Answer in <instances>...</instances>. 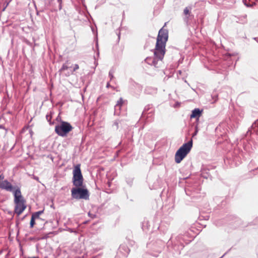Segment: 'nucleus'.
Masks as SVG:
<instances>
[{
  "label": "nucleus",
  "instance_id": "nucleus-1",
  "mask_svg": "<svg viewBox=\"0 0 258 258\" xmlns=\"http://www.w3.org/2000/svg\"><path fill=\"white\" fill-rule=\"evenodd\" d=\"M168 34L166 30L161 29L158 33L157 38L155 54L159 57L163 58L165 53V45L168 40Z\"/></svg>",
  "mask_w": 258,
  "mask_h": 258
},
{
  "label": "nucleus",
  "instance_id": "nucleus-2",
  "mask_svg": "<svg viewBox=\"0 0 258 258\" xmlns=\"http://www.w3.org/2000/svg\"><path fill=\"white\" fill-rule=\"evenodd\" d=\"M183 242V235L179 234L175 237L172 236L167 242V246L169 250H173L179 253L184 247Z\"/></svg>",
  "mask_w": 258,
  "mask_h": 258
},
{
  "label": "nucleus",
  "instance_id": "nucleus-3",
  "mask_svg": "<svg viewBox=\"0 0 258 258\" xmlns=\"http://www.w3.org/2000/svg\"><path fill=\"white\" fill-rule=\"evenodd\" d=\"M192 147V140L190 139L188 142L183 144L176 151L175 155V161L179 163L190 152Z\"/></svg>",
  "mask_w": 258,
  "mask_h": 258
},
{
  "label": "nucleus",
  "instance_id": "nucleus-4",
  "mask_svg": "<svg viewBox=\"0 0 258 258\" xmlns=\"http://www.w3.org/2000/svg\"><path fill=\"white\" fill-rule=\"evenodd\" d=\"M71 196L73 199L79 200H88L89 199V192L86 188L82 187H73L71 189Z\"/></svg>",
  "mask_w": 258,
  "mask_h": 258
},
{
  "label": "nucleus",
  "instance_id": "nucleus-5",
  "mask_svg": "<svg viewBox=\"0 0 258 258\" xmlns=\"http://www.w3.org/2000/svg\"><path fill=\"white\" fill-rule=\"evenodd\" d=\"M72 125L68 122L61 121L59 124L55 126V132L59 136L64 137L72 130Z\"/></svg>",
  "mask_w": 258,
  "mask_h": 258
},
{
  "label": "nucleus",
  "instance_id": "nucleus-6",
  "mask_svg": "<svg viewBox=\"0 0 258 258\" xmlns=\"http://www.w3.org/2000/svg\"><path fill=\"white\" fill-rule=\"evenodd\" d=\"M73 183L76 187H83V177L81 172L80 165L75 166L73 171Z\"/></svg>",
  "mask_w": 258,
  "mask_h": 258
},
{
  "label": "nucleus",
  "instance_id": "nucleus-7",
  "mask_svg": "<svg viewBox=\"0 0 258 258\" xmlns=\"http://www.w3.org/2000/svg\"><path fill=\"white\" fill-rule=\"evenodd\" d=\"M15 209L14 213L17 214L18 216L21 214L26 209V205L25 204V200H20L14 201Z\"/></svg>",
  "mask_w": 258,
  "mask_h": 258
},
{
  "label": "nucleus",
  "instance_id": "nucleus-8",
  "mask_svg": "<svg viewBox=\"0 0 258 258\" xmlns=\"http://www.w3.org/2000/svg\"><path fill=\"white\" fill-rule=\"evenodd\" d=\"M154 56L153 57H148L145 59V61L148 64L151 65V66H154L156 68H158V61L159 60L161 61L163 59V58L160 59V58H159V57L155 55V52H154Z\"/></svg>",
  "mask_w": 258,
  "mask_h": 258
},
{
  "label": "nucleus",
  "instance_id": "nucleus-9",
  "mask_svg": "<svg viewBox=\"0 0 258 258\" xmlns=\"http://www.w3.org/2000/svg\"><path fill=\"white\" fill-rule=\"evenodd\" d=\"M12 192L14 196V201L24 200L21 194L20 188L18 186H13L12 185V190L10 191Z\"/></svg>",
  "mask_w": 258,
  "mask_h": 258
},
{
  "label": "nucleus",
  "instance_id": "nucleus-10",
  "mask_svg": "<svg viewBox=\"0 0 258 258\" xmlns=\"http://www.w3.org/2000/svg\"><path fill=\"white\" fill-rule=\"evenodd\" d=\"M202 112V110H200L199 108H195L192 111L190 117L191 118H196V121L198 122L199 120V117L201 116Z\"/></svg>",
  "mask_w": 258,
  "mask_h": 258
},
{
  "label": "nucleus",
  "instance_id": "nucleus-11",
  "mask_svg": "<svg viewBox=\"0 0 258 258\" xmlns=\"http://www.w3.org/2000/svg\"><path fill=\"white\" fill-rule=\"evenodd\" d=\"M191 10L190 8L186 7L183 11V14L186 16L184 19V21L186 22L188 21V17L187 16V15H189L190 14V10Z\"/></svg>",
  "mask_w": 258,
  "mask_h": 258
},
{
  "label": "nucleus",
  "instance_id": "nucleus-12",
  "mask_svg": "<svg viewBox=\"0 0 258 258\" xmlns=\"http://www.w3.org/2000/svg\"><path fill=\"white\" fill-rule=\"evenodd\" d=\"M201 175L202 176L206 179H208V178H211V175L209 172H207L206 170L203 169L201 171Z\"/></svg>",
  "mask_w": 258,
  "mask_h": 258
},
{
  "label": "nucleus",
  "instance_id": "nucleus-13",
  "mask_svg": "<svg viewBox=\"0 0 258 258\" xmlns=\"http://www.w3.org/2000/svg\"><path fill=\"white\" fill-rule=\"evenodd\" d=\"M43 210L42 211H39L36 212H34L32 214V216H33L34 218L36 219H39V216L40 215H41L43 213Z\"/></svg>",
  "mask_w": 258,
  "mask_h": 258
},
{
  "label": "nucleus",
  "instance_id": "nucleus-14",
  "mask_svg": "<svg viewBox=\"0 0 258 258\" xmlns=\"http://www.w3.org/2000/svg\"><path fill=\"white\" fill-rule=\"evenodd\" d=\"M142 229L143 230L149 229V221H144L142 224Z\"/></svg>",
  "mask_w": 258,
  "mask_h": 258
},
{
  "label": "nucleus",
  "instance_id": "nucleus-15",
  "mask_svg": "<svg viewBox=\"0 0 258 258\" xmlns=\"http://www.w3.org/2000/svg\"><path fill=\"white\" fill-rule=\"evenodd\" d=\"M122 103H123L122 99L121 98H120V99L117 101V103L115 106V109H116V108H118L119 109H120Z\"/></svg>",
  "mask_w": 258,
  "mask_h": 258
},
{
  "label": "nucleus",
  "instance_id": "nucleus-16",
  "mask_svg": "<svg viewBox=\"0 0 258 258\" xmlns=\"http://www.w3.org/2000/svg\"><path fill=\"white\" fill-rule=\"evenodd\" d=\"M67 63H68V61H67L65 63H64L62 65L61 69L59 70V72H62L68 69L69 68H70V67L67 65Z\"/></svg>",
  "mask_w": 258,
  "mask_h": 258
},
{
  "label": "nucleus",
  "instance_id": "nucleus-17",
  "mask_svg": "<svg viewBox=\"0 0 258 258\" xmlns=\"http://www.w3.org/2000/svg\"><path fill=\"white\" fill-rule=\"evenodd\" d=\"M36 219L34 218L33 216H31V218L30 222V227L31 228H33L35 224V220Z\"/></svg>",
  "mask_w": 258,
  "mask_h": 258
},
{
  "label": "nucleus",
  "instance_id": "nucleus-18",
  "mask_svg": "<svg viewBox=\"0 0 258 258\" xmlns=\"http://www.w3.org/2000/svg\"><path fill=\"white\" fill-rule=\"evenodd\" d=\"M239 21L241 23L245 24L246 23V15H244L243 16H242L239 19Z\"/></svg>",
  "mask_w": 258,
  "mask_h": 258
},
{
  "label": "nucleus",
  "instance_id": "nucleus-19",
  "mask_svg": "<svg viewBox=\"0 0 258 258\" xmlns=\"http://www.w3.org/2000/svg\"><path fill=\"white\" fill-rule=\"evenodd\" d=\"M51 118H52V116L50 114H47L46 115V118L47 120L49 122L50 124H53V122H51Z\"/></svg>",
  "mask_w": 258,
  "mask_h": 258
},
{
  "label": "nucleus",
  "instance_id": "nucleus-20",
  "mask_svg": "<svg viewBox=\"0 0 258 258\" xmlns=\"http://www.w3.org/2000/svg\"><path fill=\"white\" fill-rule=\"evenodd\" d=\"M199 132L198 126V124H197L195 126V131L194 134L192 135V137H194L195 136H196Z\"/></svg>",
  "mask_w": 258,
  "mask_h": 258
},
{
  "label": "nucleus",
  "instance_id": "nucleus-21",
  "mask_svg": "<svg viewBox=\"0 0 258 258\" xmlns=\"http://www.w3.org/2000/svg\"><path fill=\"white\" fill-rule=\"evenodd\" d=\"M113 71L110 70L109 72V77L110 78V80H111L113 78Z\"/></svg>",
  "mask_w": 258,
  "mask_h": 258
},
{
  "label": "nucleus",
  "instance_id": "nucleus-22",
  "mask_svg": "<svg viewBox=\"0 0 258 258\" xmlns=\"http://www.w3.org/2000/svg\"><path fill=\"white\" fill-rule=\"evenodd\" d=\"M79 68V65L77 64H75L74 66V68L73 69V70L72 71V74L76 71L77 70H78Z\"/></svg>",
  "mask_w": 258,
  "mask_h": 258
},
{
  "label": "nucleus",
  "instance_id": "nucleus-23",
  "mask_svg": "<svg viewBox=\"0 0 258 258\" xmlns=\"http://www.w3.org/2000/svg\"><path fill=\"white\" fill-rule=\"evenodd\" d=\"M113 126H116V128L117 129L118 127V122L117 120L115 121L113 123Z\"/></svg>",
  "mask_w": 258,
  "mask_h": 258
},
{
  "label": "nucleus",
  "instance_id": "nucleus-24",
  "mask_svg": "<svg viewBox=\"0 0 258 258\" xmlns=\"http://www.w3.org/2000/svg\"><path fill=\"white\" fill-rule=\"evenodd\" d=\"M88 215L91 218H95L96 217V215L95 214H91L90 212L88 213Z\"/></svg>",
  "mask_w": 258,
  "mask_h": 258
},
{
  "label": "nucleus",
  "instance_id": "nucleus-25",
  "mask_svg": "<svg viewBox=\"0 0 258 258\" xmlns=\"http://www.w3.org/2000/svg\"><path fill=\"white\" fill-rule=\"evenodd\" d=\"M212 97L214 101H216L218 99V95L216 94L212 95Z\"/></svg>",
  "mask_w": 258,
  "mask_h": 258
},
{
  "label": "nucleus",
  "instance_id": "nucleus-26",
  "mask_svg": "<svg viewBox=\"0 0 258 258\" xmlns=\"http://www.w3.org/2000/svg\"><path fill=\"white\" fill-rule=\"evenodd\" d=\"M246 1L247 0H243V3L247 7H251V6L250 5H249L248 4H246Z\"/></svg>",
  "mask_w": 258,
  "mask_h": 258
},
{
  "label": "nucleus",
  "instance_id": "nucleus-27",
  "mask_svg": "<svg viewBox=\"0 0 258 258\" xmlns=\"http://www.w3.org/2000/svg\"><path fill=\"white\" fill-rule=\"evenodd\" d=\"M58 3H59V9L60 10L61 9V3L62 0H57Z\"/></svg>",
  "mask_w": 258,
  "mask_h": 258
},
{
  "label": "nucleus",
  "instance_id": "nucleus-28",
  "mask_svg": "<svg viewBox=\"0 0 258 258\" xmlns=\"http://www.w3.org/2000/svg\"><path fill=\"white\" fill-rule=\"evenodd\" d=\"M161 252V250L158 251L157 252L153 254V256L154 257H157L158 256V254Z\"/></svg>",
  "mask_w": 258,
  "mask_h": 258
},
{
  "label": "nucleus",
  "instance_id": "nucleus-29",
  "mask_svg": "<svg viewBox=\"0 0 258 258\" xmlns=\"http://www.w3.org/2000/svg\"><path fill=\"white\" fill-rule=\"evenodd\" d=\"M189 190H190V188H189L188 187H186V188H185V192H186V194L187 195L188 194H187V192H188V191H189Z\"/></svg>",
  "mask_w": 258,
  "mask_h": 258
},
{
  "label": "nucleus",
  "instance_id": "nucleus-30",
  "mask_svg": "<svg viewBox=\"0 0 258 258\" xmlns=\"http://www.w3.org/2000/svg\"><path fill=\"white\" fill-rule=\"evenodd\" d=\"M256 126V122L255 121L253 124L252 125H251V127H255V126Z\"/></svg>",
  "mask_w": 258,
  "mask_h": 258
},
{
  "label": "nucleus",
  "instance_id": "nucleus-31",
  "mask_svg": "<svg viewBox=\"0 0 258 258\" xmlns=\"http://www.w3.org/2000/svg\"><path fill=\"white\" fill-rule=\"evenodd\" d=\"M0 128L6 130L5 127L3 125H0Z\"/></svg>",
  "mask_w": 258,
  "mask_h": 258
},
{
  "label": "nucleus",
  "instance_id": "nucleus-32",
  "mask_svg": "<svg viewBox=\"0 0 258 258\" xmlns=\"http://www.w3.org/2000/svg\"><path fill=\"white\" fill-rule=\"evenodd\" d=\"M110 87V84H109V83H108H108H107V85H106V87H107V88H109V87Z\"/></svg>",
  "mask_w": 258,
  "mask_h": 258
},
{
  "label": "nucleus",
  "instance_id": "nucleus-33",
  "mask_svg": "<svg viewBox=\"0 0 258 258\" xmlns=\"http://www.w3.org/2000/svg\"><path fill=\"white\" fill-rule=\"evenodd\" d=\"M94 59H95V62H94V63H95V67H96L97 66L98 63H97V62H96V60H95V57H94Z\"/></svg>",
  "mask_w": 258,
  "mask_h": 258
},
{
  "label": "nucleus",
  "instance_id": "nucleus-34",
  "mask_svg": "<svg viewBox=\"0 0 258 258\" xmlns=\"http://www.w3.org/2000/svg\"><path fill=\"white\" fill-rule=\"evenodd\" d=\"M183 59H180L178 61L179 63H181L182 62V61Z\"/></svg>",
  "mask_w": 258,
  "mask_h": 258
},
{
  "label": "nucleus",
  "instance_id": "nucleus-35",
  "mask_svg": "<svg viewBox=\"0 0 258 258\" xmlns=\"http://www.w3.org/2000/svg\"><path fill=\"white\" fill-rule=\"evenodd\" d=\"M34 179H36V180H38L39 178H38V177H34Z\"/></svg>",
  "mask_w": 258,
  "mask_h": 258
},
{
  "label": "nucleus",
  "instance_id": "nucleus-36",
  "mask_svg": "<svg viewBox=\"0 0 258 258\" xmlns=\"http://www.w3.org/2000/svg\"><path fill=\"white\" fill-rule=\"evenodd\" d=\"M59 118H60V117L58 115L57 117H56V120L58 121Z\"/></svg>",
  "mask_w": 258,
  "mask_h": 258
},
{
  "label": "nucleus",
  "instance_id": "nucleus-37",
  "mask_svg": "<svg viewBox=\"0 0 258 258\" xmlns=\"http://www.w3.org/2000/svg\"><path fill=\"white\" fill-rule=\"evenodd\" d=\"M253 39H254V40H256V39H257V38H256V37H254V38H253Z\"/></svg>",
  "mask_w": 258,
  "mask_h": 258
},
{
  "label": "nucleus",
  "instance_id": "nucleus-38",
  "mask_svg": "<svg viewBox=\"0 0 258 258\" xmlns=\"http://www.w3.org/2000/svg\"><path fill=\"white\" fill-rule=\"evenodd\" d=\"M148 255V254H147H147L145 255V256H146V257H147Z\"/></svg>",
  "mask_w": 258,
  "mask_h": 258
},
{
  "label": "nucleus",
  "instance_id": "nucleus-39",
  "mask_svg": "<svg viewBox=\"0 0 258 258\" xmlns=\"http://www.w3.org/2000/svg\"><path fill=\"white\" fill-rule=\"evenodd\" d=\"M225 254H226V253H225L224 255H222V257H221V258H222V257H223Z\"/></svg>",
  "mask_w": 258,
  "mask_h": 258
},
{
  "label": "nucleus",
  "instance_id": "nucleus-40",
  "mask_svg": "<svg viewBox=\"0 0 258 258\" xmlns=\"http://www.w3.org/2000/svg\"><path fill=\"white\" fill-rule=\"evenodd\" d=\"M99 54V52H98L97 55H98Z\"/></svg>",
  "mask_w": 258,
  "mask_h": 258
},
{
  "label": "nucleus",
  "instance_id": "nucleus-41",
  "mask_svg": "<svg viewBox=\"0 0 258 258\" xmlns=\"http://www.w3.org/2000/svg\"><path fill=\"white\" fill-rule=\"evenodd\" d=\"M26 216H25L24 217H23V219L24 218H25V217Z\"/></svg>",
  "mask_w": 258,
  "mask_h": 258
},
{
  "label": "nucleus",
  "instance_id": "nucleus-42",
  "mask_svg": "<svg viewBox=\"0 0 258 258\" xmlns=\"http://www.w3.org/2000/svg\"><path fill=\"white\" fill-rule=\"evenodd\" d=\"M257 169H258V167L257 168Z\"/></svg>",
  "mask_w": 258,
  "mask_h": 258
}]
</instances>
